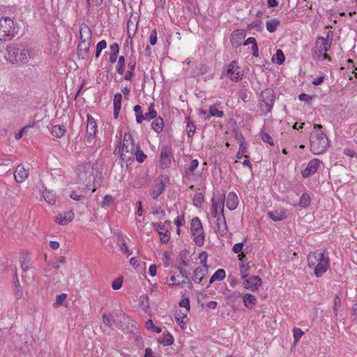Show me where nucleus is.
Wrapping results in <instances>:
<instances>
[{"label":"nucleus","mask_w":357,"mask_h":357,"mask_svg":"<svg viewBox=\"0 0 357 357\" xmlns=\"http://www.w3.org/2000/svg\"><path fill=\"white\" fill-rule=\"evenodd\" d=\"M164 126V121L162 117L158 116L153 119V122L151 123V128L156 132H160L162 130Z\"/></svg>","instance_id":"32"},{"label":"nucleus","mask_w":357,"mask_h":357,"mask_svg":"<svg viewBox=\"0 0 357 357\" xmlns=\"http://www.w3.org/2000/svg\"><path fill=\"white\" fill-rule=\"evenodd\" d=\"M148 175H138L133 180L132 185L134 188H140L144 186L147 183Z\"/></svg>","instance_id":"33"},{"label":"nucleus","mask_w":357,"mask_h":357,"mask_svg":"<svg viewBox=\"0 0 357 357\" xmlns=\"http://www.w3.org/2000/svg\"><path fill=\"white\" fill-rule=\"evenodd\" d=\"M207 273L208 266H199L193 273L192 280L195 282L199 284Z\"/></svg>","instance_id":"18"},{"label":"nucleus","mask_w":357,"mask_h":357,"mask_svg":"<svg viewBox=\"0 0 357 357\" xmlns=\"http://www.w3.org/2000/svg\"><path fill=\"white\" fill-rule=\"evenodd\" d=\"M157 116V112L155 109V106L153 103L150 104L149 106L148 112L143 114V121H151L153 119Z\"/></svg>","instance_id":"34"},{"label":"nucleus","mask_w":357,"mask_h":357,"mask_svg":"<svg viewBox=\"0 0 357 357\" xmlns=\"http://www.w3.org/2000/svg\"><path fill=\"white\" fill-rule=\"evenodd\" d=\"M122 95L119 93L114 96V118L117 119L121 107Z\"/></svg>","instance_id":"26"},{"label":"nucleus","mask_w":357,"mask_h":357,"mask_svg":"<svg viewBox=\"0 0 357 357\" xmlns=\"http://www.w3.org/2000/svg\"><path fill=\"white\" fill-rule=\"evenodd\" d=\"M224 116V113L222 111L219 110L215 105H211L209 107L208 113L207 114V116L204 117L205 120L209 119L211 116H216L221 118Z\"/></svg>","instance_id":"31"},{"label":"nucleus","mask_w":357,"mask_h":357,"mask_svg":"<svg viewBox=\"0 0 357 357\" xmlns=\"http://www.w3.org/2000/svg\"><path fill=\"white\" fill-rule=\"evenodd\" d=\"M66 132V126L63 125H54L51 128V133L56 138H60L64 135Z\"/></svg>","instance_id":"30"},{"label":"nucleus","mask_w":357,"mask_h":357,"mask_svg":"<svg viewBox=\"0 0 357 357\" xmlns=\"http://www.w3.org/2000/svg\"><path fill=\"white\" fill-rule=\"evenodd\" d=\"M261 278L258 275H252L249 278L243 279V286L245 289L252 291H257L259 287L261 286Z\"/></svg>","instance_id":"11"},{"label":"nucleus","mask_w":357,"mask_h":357,"mask_svg":"<svg viewBox=\"0 0 357 357\" xmlns=\"http://www.w3.org/2000/svg\"><path fill=\"white\" fill-rule=\"evenodd\" d=\"M227 75L231 81L237 82L243 79V73L240 71V68L236 61H232L227 67Z\"/></svg>","instance_id":"9"},{"label":"nucleus","mask_w":357,"mask_h":357,"mask_svg":"<svg viewBox=\"0 0 357 357\" xmlns=\"http://www.w3.org/2000/svg\"><path fill=\"white\" fill-rule=\"evenodd\" d=\"M74 218L73 211H68L63 213H59L56 216V222L61 225H66L69 223Z\"/></svg>","instance_id":"17"},{"label":"nucleus","mask_w":357,"mask_h":357,"mask_svg":"<svg viewBox=\"0 0 357 357\" xmlns=\"http://www.w3.org/2000/svg\"><path fill=\"white\" fill-rule=\"evenodd\" d=\"M329 262L324 261V263L316 264L314 267H309L314 270V273L317 278L321 277L328 269Z\"/></svg>","instance_id":"20"},{"label":"nucleus","mask_w":357,"mask_h":357,"mask_svg":"<svg viewBox=\"0 0 357 357\" xmlns=\"http://www.w3.org/2000/svg\"><path fill=\"white\" fill-rule=\"evenodd\" d=\"M28 170L24 169L22 165H19L14 172V177L17 183L23 182L28 177Z\"/></svg>","instance_id":"19"},{"label":"nucleus","mask_w":357,"mask_h":357,"mask_svg":"<svg viewBox=\"0 0 357 357\" xmlns=\"http://www.w3.org/2000/svg\"><path fill=\"white\" fill-rule=\"evenodd\" d=\"M86 138L87 142H91L96 137L97 132V124L95 119L90 114H87Z\"/></svg>","instance_id":"12"},{"label":"nucleus","mask_w":357,"mask_h":357,"mask_svg":"<svg viewBox=\"0 0 357 357\" xmlns=\"http://www.w3.org/2000/svg\"><path fill=\"white\" fill-rule=\"evenodd\" d=\"M174 316H175V319H176L178 324L180 325L183 328L182 324H185V319L187 317V314L186 313L182 314L180 311L179 312H176Z\"/></svg>","instance_id":"53"},{"label":"nucleus","mask_w":357,"mask_h":357,"mask_svg":"<svg viewBox=\"0 0 357 357\" xmlns=\"http://www.w3.org/2000/svg\"><path fill=\"white\" fill-rule=\"evenodd\" d=\"M90 42L80 41L77 47L78 55L82 59H86L89 54Z\"/></svg>","instance_id":"23"},{"label":"nucleus","mask_w":357,"mask_h":357,"mask_svg":"<svg viewBox=\"0 0 357 357\" xmlns=\"http://www.w3.org/2000/svg\"><path fill=\"white\" fill-rule=\"evenodd\" d=\"M173 158L172 149L170 146H164L161 149L160 165L162 168L168 167Z\"/></svg>","instance_id":"10"},{"label":"nucleus","mask_w":357,"mask_h":357,"mask_svg":"<svg viewBox=\"0 0 357 357\" xmlns=\"http://www.w3.org/2000/svg\"><path fill=\"white\" fill-rule=\"evenodd\" d=\"M133 110L135 113L137 123L139 124L142 123L143 122V112L142 107L139 105H137L134 107Z\"/></svg>","instance_id":"44"},{"label":"nucleus","mask_w":357,"mask_h":357,"mask_svg":"<svg viewBox=\"0 0 357 357\" xmlns=\"http://www.w3.org/2000/svg\"><path fill=\"white\" fill-rule=\"evenodd\" d=\"M175 268L177 271H179L181 275L187 280V284H188V287L191 288L192 284L191 280L189 278L190 272L187 271L185 269H183L178 266H175Z\"/></svg>","instance_id":"41"},{"label":"nucleus","mask_w":357,"mask_h":357,"mask_svg":"<svg viewBox=\"0 0 357 357\" xmlns=\"http://www.w3.org/2000/svg\"><path fill=\"white\" fill-rule=\"evenodd\" d=\"M160 343L164 346H170L174 343V337L170 333H167Z\"/></svg>","instance_id":"57"},{"label":"nucleus","mask_w":357,"mask_h":357,"mask_svg":"<svg viewBox=\"0 0 357 357\" xmlns=\"http://www.w3.org/2000/svg\"><path fill=\"white\" fill-rule=\"evenodd\" d=\"M246 152H247L246 144H245L244 140H242L241 144H240L239 149H238V151L237 152V153L236 155V157L238 159H241L243 156L245 158H248V155L245 154Z\"/></svg>","instance_id":"39"},{"label":"nucleus","mask_w":357,"mask_h":357,"mask_svg":"<svg viewBox=\"0 0 357 357\" xmlns=\"http://www.w3.org/2000/svg\"><path fill=\"white\" fill-rule=\"evenodd\" d=\"M204 197L202 192L197 193L192 199L193 204L196 207H199L201 206V204L204 202Z\"/></svg>","instance_id":"47"},{"label":"nucleus","mask_w":357,"mask_h":357,"mask_svg":"<svg viewBox=\"0 0 357 357\" xmlns=\"http://www.w3.org/2000/svg\"><path fill=\"white\" fill-rule=\"evenodd\" d=\"M125 57L123 56H120L119 57L117 66H116V72L119 75H123L125 72Z\"/></svg>","instance_id":"42"},{"label":"nucleus","mask_w":357,"mask_h":357,"mask_svg":"<svg viewBox=\"0 0 357 357\" xmlns=\"http://www.w3.org/2000/svg\"><path fill=\"white\" fill-rule=\"evenodd\" d=\"M261 21L260 20H255L254 22H252V23H250V24L248 25V27L247 29L248 30H250L253 28H257V30L258 31H262V26H261Z\"/></svg>","instance_id":"58"},{"label":"nucleus","mask_w":357,"mask_h":357,"mask_svg":"<svg viewBox=\"0 0 357 357\" xmlns=\"http://www.w3.org/2000/svg\"><path fill=\"white\" fill-rule=\"evenodd\" d=\"M139 22V17L132 16L130 17L127 22V33L129 38H132L137 31Z\"/></svg>","instance_id":"15"},{"label":"nucleus","mask_w":357,"mask_h":357,"mask_svg":"<svg viewBox=\"0 0 357 357\" xmlns=\"http://www.w3.org/2000/svg\"><path fill=\"white\" fill-rule=\"evenodd\" d=\"M187 119V135L188 137L192 138L196 130V126L194 123L190 120V116L186 118Z\"/></svg>","instance_id":"38"},{"label":"nucleus","mask_w":357,"mask_h":357,"mask_svg":"<svg viewBox=\"0 0 357 357\" xmlns=\"http://www.w3.org/2000/svg\"><path fill=\"white\" fill-rule=\"evenodd\" d=\"M310 202L311 199L310 195L305 192L301 197L299 206L302 208H306L310 206Z\"/></svg>","instance_id":"40"},{"label":"nucleus","mask_w":357,"mask_h":357,"mask_svg":"<svg viewBox=\"0 0 357 357\" xmlns=\"http://www.w3.org/2000/svg\"><path fill=\"white\" fill-rule=\"evenodd\" d=\"M217 228H218V232L220 236H225L227 231V225L225 220V217L224 215V208H222L221 210L220 213L217 217Z\"/></svg>","instance_id":"14"},{"label":"nucleus","mask_w":357,"mask_h":357,"mask_svg":"<svg viewBox=\"0 0 357 357\" xmlns=\"http://www.w3.org/2000/svg\"><path fill=\"white\" fill-rule=\"evenodd\" d=\"M66 298H67L66 294H61L60 295H58L56 296V301L54 303V307H57L61 305Z\"/></svg>","instance_id":"60"},{"label":"nucleus","mask_w":357,"mask_h":357,"mask_svg":"<svg viewBox=\"0 0 357 357\" xmlns=\"http://www.w3.org/2000/svg\"><path fill=\"white\" fill-rule=\"evenodd\" d=\"M18 33V26L13 20L9 17L0 19V40L8 41L13 39Z\"/></svg>","instance_id":"4"},{"label":"nucleus","mask_w":357,"mask_h":357,"mask_svg":"<svg viewBox=\"0 0 357 357\" xmlns=\"http://www.w3.org/2000/svg\"><path fill=\"white\" fill-rule=\"evenodd\" d=\"M341 305H342L341 298L339 296V295L336 294L334 298L333 306V312H334L335 317L337 316V312H338V310L340 308Z\"/></svg>","instance_id":"46"},{"label":"nucleus","mask_w":357,"mask_h":357,"mask_svg":"<svg viewBox=\"0 0 357 357\" xmlns=\"http://www.w3.org/2000/svg\"><path fill=\"white\" fill-rule=\"evenodd\" d=\"M157 31L156 29H153L151 32V35L149 37V42L151 45H155L157 43Z\"/></svg>","instance_id":"64"},{"label":"nucleus","mask_w":357,"mask_h":357,"mask_svg":"<svg viewBox=\"0 0 357 357\" xmlns=\"http://www.w3.org/2000/svg\"><path fill=\"white\" fill-rule=\"evenodd\" d=\"M280 24V20L276 18H274L271 20H268L266 22V29L270 33H274Z\"/></svg>","instance_id":"35"},{"label":"nucleus","mask_w":357,"mask_h":357,"mask_svg":"<svg viewBox=\"0 0 357 357\" xmlns=\"http://www.w3.org/2000/svg\"><path fill=\"white\" fill-rule=\"evenodd\" d=\"M242 298L244 306L248 309H252L257 303L256 297L251 294H245Z\"/></svg>","instance_id":"28"},{"label":"nucleus","mask_w":357,"mask_h":357,"mask_svg":"<svg viewBox=\"0 0 357 357\" xmlns=\"http://www.w3.org/2000/svg\"><path fill=\"white\" fill-rule=\"evenodd\" d=\"M139 305L145 310L149 308V300L147 295L144 294L139 297Z\"/></svg>","instance_id":"45"},{"label":"nucleus","mask_w":357,"mask_h":357,"mask_svg":"<svg viewBox=\"0 0 357 357\" xmlns=\"http://www.w3.org/2000/svg\"><path fill=\"white\" fill-rule=\"evenodd\" d=\"M275 101V91L271 88H266L259 95L260 109L266 114L271 112Z\"/></svg>","instance_id":"5"},{"label":"nucleus","mask_w":357,"mask_h":357,"mask_svg":"<svg viewBox=\"0 0 357 357\" xmlns=\"http://www.w3.org/2000/svg\"><path fill=\"white\" fill-rule=\"evenodd\" d=\"M261 138L264 142L268 143L270 145L273 146V144H274L273 139L270 136V135L268 134L267 132H261Z\"/></svg>","instance_id":"59"},{"label":"nucleus","mask_w":357,"mask_h":357,"mask_svg":"<svg viewBox=\"0 0 357 357\" xmlns=\"http://www.w3.org/2000/svg\"><path fill=\"white\" fill-rule=\"evenodd\" d=\"M238 204V199L234 192H229L227 199V207L229 210L233 211L236 208Z\"/></svg>","instance_id":"22"},{"label":"nucleus","mask_w":357,"mask_h":357,"mask_svg":"<svg viewBox=\"0 0 357 357\" xmlns=\"http://www.w3.org/2000/svg\"><path fill=\"white\" fill-rule=\"evenodd\" d=\"M29 260L28 255L23 254L20 257V266L24 271H26L29 268Z\"/></svg>","instance_id":"49"},{"label":"nucleus","mask_w":357,"mask_h":357,"mask_svg":"<svg viewBox=\"0 0 357 357\" xmlns=\"http://www.w3.org/2000/svg\"><path fill=\"white\" fill-rule=\"evenodd\" d=\"M284 60L285 56L283 52L280 49L277 50L276 53L272 58V61L277 63L278 65H282L284 62Z\"/></svg>","instance_id":"37"},{"label":"nucleus","mask_w":357,"mask_h":357,"mask_svg":"<svg viewBox=\"0 0 357 357\" xmlns=\"http://www.w3.org/2000/svg\"><path fill=\"white\" fill-rule=\"evenodd\" d=\"M246 36V32L244 29H237L232 32L231 37L239 40L244 39Z\"/></svg>","instance_id":"56"},{"label":"nucleus","mask_w":357,"mask_h":357,"mask_svg":"<svg viewBox=\"0 0 357 357\" xmlns=\"http://www.w3.org/2000/svg\"><path fill=\"white\" fill-rule=\"evenodd\" d=\"M119 245L121 250L127 254L128 256L132 255V252H129L126 243L123 237L119 238Z\"/></svg>","instance_id":"54"},{"label":"nucleus","mask_w":357,"mask_h":357,"mask_svg":"<svg viewBox=\"0 0 357 357\" xmlns=\"http://www.w3.org/2000/svg\"><path fill=\"white\" fill-rule=\"evenodd\" d=\"M121 152L120 160L121 162H130L131 164L134 161L133 154L135 148L133 149L130 147V151L119 150Z\"/></svg>","instance_id":"27"},{"label":"nucleus","mask_w":357,"mask_h":357,"mask_svg":"<svg viewBox=\"0 0 357 357\" xmlns=\"http://www.w3.org/2000/svg\"><path fill=\"white\" fill-rule=\"evenodd\" d=\"M241 297V293L237 291L230 293L227 296V300L233 303L237 302Z\"/></svg>","instance_id":"48"},{"label":"nucleus","mask_w":357,"mask_h":357,"mask_svg":"<svg viewBox=\"0 0 357 357\" xmlns=\"http://www.w3.org/2000/svg\"><path fill=\"white\" fill-rule=\"evenodd\" d=\"M123 284V278L119 277L112 284V287L114 290H118L121 289Z\"/></svg>","instance_id":"61"},{"label":"nucleus","mask_w":357,"mask_h":357,"mask_svg":"<svg viewBox=\"0 0 357 357\" xmlns=\"http://www.w3.org/2000/svg\"><path fill=\"white\" fill-rule=\"evenodd\" d=\"M321 163V161L318 158H314L311 160L306 168L301 172V175L303 178H307L310 175L315 174L318 169V167Z\"/></svg>","instance_id":"13"},{"label":"nucleus","mask_w":357,"mask_h":357,"mask_svg":"<svg viewBox=\"0 0 357 357\" xmlns=\"http://www.w3.org/2000/svg\"><path fill=\"white\" fill-rule=\"evenodd\" d=\"M293 333L295 342H298L303 335V332L302 331V330L297 328H294Z\"/></svg>","instance_id":"63"},{"label":"nucleus","mask_w":357,"mask_h":357,"mask_svg":"<svg viewBox=\"0 0 357 357\" xmlns=\"http://www.w3.org/2000/svg\"><path fill=\"white\" fill-rule=\"evenodd\" d=\"M94 166L95 164L91 162H84L77 166V181L84 184L86 189H90L91 184L95 181Z\"/></svg>","instance_id":"3"},{"label":"nucleus","mask_w":357,"mask_h":357,"mask_svg":"<svg viewBox=\"0 0 357 357\" xmlns=\"http://www.w3.org/2000/svg\"><path fill=\"white\" fill-rule=\"evenodd\" d=\"M107 47V42L105 40H100L96 45V58L98 59L101 52Z\"/></svg>","instance_id":"50"},{"label":"nucleus","mask_w":357,"mask_h":357,"mask_svg":"<svg viewBox=\"0 0 357 357\" xmlns=\"http://www.w3.org/2000/svg\"><path fill=\"white\" fill-rule=\"evenodd\" d=\"M145 326L147 330H152L153 332L156 333H160L162 331L160 328L157 327L153 324V321L151 319H148L145 324Z\"/></svg>","instance_id":"52"},{"label":"nucleus","mask_w":357,"mask_h":357,"mask_svg":"<svg viewBox=\"0 0 357 357\" xmlns=\"http://www.w3.org/2000/svg\"><path fill=\"white\" fill-rule=\"evenodd\" d=\"M169 182V178L167 175H160L153 185L151 192V197L153 199L158 197L164 192L166 184Z\"/></svg>","instance_id":"8"},{"label":"nucleus","mask_w":357,"mask_h":357,"mask_svg":"<svg viewBox=\"0 0 357 357\" xmlns=\"http://www.w3.org/2000/svg\"><path fill=\"white\" fill-rule=\"evenodd\" d=\"M268 217L273 221H282L287 218V211L284 210H275L267 213Z\"/></svg>","instance_id":"21"},{"label":"nucleus","mask_w":357,"mask_h":357,"mask_svg":"<svg viewBox=\"0 0 357 357\" xmlns=\"http://www.w3.org/2000/svg\"><path fill=\"white\" fill-rule=\"evenodd\" d=\"M190 231L192 235L195 236L194 241L195 244L200 247L204 243V231L200 219L195 217L192 219L190 223Z\"/></svg>","instance_id":"6"},{"label":"nucleus","mask_w":357,"mask_h":357,"mask_svg":"<svg viewBox=\"0 0 357 357\" xmlns=\"http://www.w3.org/2000/svg\"><path fill=\"white\" fill-rule=\"evenodd\" d=\"M114 202V198L110 195H107L103 197L102 202L101 203V206L102 208L109 207Z\"/></svg>","instance_id":"55"},{"label":"nucleus","mask_w":357,"mask_h":357,"mask_svg":"<svg viewBox=\"0 0 357 357\" xmlns=\"http://www.w3.org/2000/svg\"><path fill=\"white\" fill-rule=\"evenodd\" d=\"M155 229L160 235V239L161 243H167L170 238V233L166 229L165 226L162 224H155Z\"/></svg>","instance_id":"16"},{"label":"nucleus","mask_w":357,"mask_h":357,"mask_svg":"<svg viewBox=\"0 0 357 357\" xmlns=\"http://www.w3.org/2000/svg\"><path fill=\"white\" fill-rule=\"evenodd\" d=\"M314 130L310 135V151L315 155H320L326 151L330 146L329 139L321 130L322 126L314 124Z\"/></svg>","instance_id":"1"},{"label":"nucleus","mask_w":357,"mask_h":357,"mask_svg":"<svg viewBox=\"0 0 357 357\" xmlns=\"http://www.w3.org/2000/svg\"><path fill=\"white\" fill-rule=\"evenodd\" d=\"M14 277L16 278V280L15 281L14 283H15V287L17 288L15 295L16 298L19 299V298H20L22 296V294H23L22 289V287L20 285V282H19V280L17 279V273L16 272L15 273Z\"/></svg>","instance_id":"51"},{"label":"nucleus","mask_w":357,"mask_h":357,"mask_svg":"<svg viewBox=\"0 0 357 357\" xmlns=\"http://www.w3.org/2000/svg\"><path fill=\"white\" fill-rule=\"evenodd\" d=\"M8 59L12 63H27L31 58L30 50L23 45H10L7 47Z\"/></svg>","instance_id":"2"},{"label":"nucleus","mask_w":357,"mask_h":357,"mask_svg":"<svg viewBox=\"0 0 357 357\" xmlns=\"http://www.w3.org/2000/svg\"><path fill=\"white\" fill-rule=\"evenodd\" d=\"M316 45L319 47V52H327L331 47V43L324 37L319 36L316 40Z\"/></svg>","instance_id":"25"},{"label":"nucleus","mask_w":357,"mask_h":357,"mask_svg":"<svg viewBox=\"0 0 357 357\" xmlns=\"http://www.w3.org/2000/svg\"><path fill=\"white\" fill-rule=\"evenodd\" d=\"M307 259L308 267H314L316 264L324 263V261L329 262L328 254L326 250L321 252H311L308 254Z\"/></svg>","instance_id":"7"},{"label":"nucleus","mask_w":357,"mask_h":357,"mask_svg":"<svg viewBox=\"0 0 357 357\" xmlns=\"http://www.w3.org/2000/svg\"><path fill=\"white\" fill-rule=\"evenodd\" d=\"M80 41L91 42V31L86 24L82 25L79 29Z\"/></svg>","instance_id":"24"},{"label":"nucleus","mask_w":357,"mask_h":357,"mask_svg":"<svg viewBox=\"0 0 357 357\" xmlns=\"http://www.w3.org/2000/svg\"><path fill=\"white\" fill-rule=\"evenodd\" d=\"M134 153H135L137 161L139 163H142L145 160V159L147 158L146 155L141 149L139 144H137L135 146Z\"/></svg>","instance_id":"36"},{"label":"nucleus","mask_w":357,"mask_h":357,"mask_svg":"<svg viewBox=\"0 0 357 357\" xmlns=\"http://www.w3.org/2000/svg\"><path fill=\"white\" fill-rule=\"evenodd\" d=\"M246 241V239L245 238L243 242L236 243L232 248V251L238 254L242 252L243 248V243Z\"/></svg>","instance_id":"62"},{"label":"nucleus","mask_w":357,"mask_h":357,"mask_svg":"<svg viewBox=\"0 0 357 357\" xmlns=\"http://www.w3.org/2000/svg\"><path fill=\"white\" fill-rule=\"evenodd\" d=\"M239 268H240V274L243 279L246 278L248 277V271L250 268V264L248 263L246 264H244L243 262L239 263Z\"/></svg>","instance_id":"43"},{"label":"nucleus","mask_w":357,"mask_h":357,"mask_svg":"<svg viewBox=\"0 0 357 357\" xmlns=\"http://www.w3.org/2000/svg\"><path fill=\"white\" fill-rule=\"evenodd\" d=\"M225 276H226V273L224 269L220 268V269L217 270L213 273V275L211 276V278L209 280V283L206 286V288H208L211 286V284L216 280L221 281V280H224L225 278Z\"/></svg>","instance_id":"29"}]
</instances>
